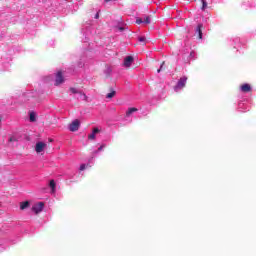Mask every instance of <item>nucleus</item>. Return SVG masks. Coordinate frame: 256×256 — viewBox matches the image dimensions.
Returning a JSON list of instances; mask_svg holds the SVG:
<instances>
[{"instance_id": "obj_1", "label": "nucleus", "mask_w": 256, "mask_h": 256, "mask_svg": "<svg viewBox=\"0 0 256 256\" xmlns=\"http://www.w3.org/2000/svg\"><path fill=\"white\" fill-rule=\"evenodd\" d=\"M106 145L105 144H102L98 150H95L93 153H92V156L91 158L88 160V163L87 164H81L80 165V168L79 170L80 171H85V169H91V167H93L94 163H95V155H97V153H99L100 151H102L103 149H105Z\"/></svg>"}, {"instance_id": "obj_2", "label": "nucleus", "mask_w": 256, "mask_h": 256, "mask_svg": "<svg viewBox=\"0 0 256 256\" xmlns=\"http://www.w3.org/2000/svg\"><path fill=\"white\" fill-rule=\"evenodd\" d=\"M69 92L71 93V95H75V99H80L81 101H87V99H89V97H87V94L84 93L81 89L71 87L69 89Z\"/></svg>"}, {"instance_id": "obj_3", "label": "nucleus", "mask_w": 256, "mask_h": 256, "mask_svg": "<svg viewBox=\"0 0 256 256\" xmlns=\"http://www.w3.org/2000/svg\"><path fill=\"white\" fill-rule=\"evenodd\" d=\"M186 85H187V76H182L174 86L175 93H181V91L185 89Z\"/></svg>"}, {"instance_id": "obj_4", "label": "nucleus", "mask_w": 256, "mask_h": 256, "mask_svg": "<svg viewBox=\"0 0 256 256\" xmlns=\"http://www.w3.org/2000/svg\"><path fill=\"white\" fill-rule=\"evenodd\" d=\"M79 127H81V122L76 119L69 124L68 129L72 133H75V131H79Z\"/></svg>"}, {"instance_id": "obj_5", "label": "nucleus", "mask_w": 256, "mask_h": 256, "mask_svg": "<svg viewBox=\"0 0 256 256\" xmlns=\"http://www.w3.org/2000/svg\"><path fill=\"white\" fill-rule=\"evenodd\" d=\"M43 207H45V204L43 202H39L33 205L32 211L37 215L38 213H41L43 211Z\"/></svg>"}, {"instance_id": "obj_6", "label": "nucleus", "mask_w": 256, "mask_h": 256, "mask_svg": "<svg viewBox=\"0 0 256 256\" xmlns=\"http://www.w3.org/2000/svg\"><path fill=\"white\" fill-rule=\"evenodd\" d=\"M133 113H137V108H129L126 111V115L124 117L125 121H129V123H131V117L133 116Z\"/></svg>"}, {"instance_id": "obj_7", "label": "nucleus", "mask_w": 256, "mask_h": 256, "mask_svg": "<svg viewBox=\"0 0 256 256\" xmlns=\"http://www.w3.org/2000/svg\"><path fill=\"white\" fill-rule=\"evenodd\" d=\"M45 147H47V144L45 142H38L35 146L36 153H43Z\"/></svg>"}, {"instance_id": "obj_8", "label": "nucleus", "mask_w": 256, "mask_h": 256, "mask_svg": "<svg viewBox=\"0 0 256 256\" xmlns=\"http://www.w3.org/2000/svg\"><path fill=\"white\" fill-rule=\"evenodd\" d=\"M101 133V130L99 128H94L92 130V133L88 135L89 141H95L97 134Z\"/></svg>"}, {"instance_id": "obj_9", "label": "nucleus", "mask_w": 256, "mask_h": 256, "mask_svg": "<svg viewBox=\"0 0 256 256\" xmlns=\"http://www.w3.org/2000/svg\"><path fill=\"white\" fill-rule=\"evenodd\" d=\"M65 80L63 79V73L61 71H59L56 74V80H55V85H61V83H63Z\"/></svg>"}, {"instance_id": "obj_10", "label": "nucleus", "mask_w": 256, "mask_h": 256, "mask_svg": "<svg viewBox=\"0 0 256 256\" xmlns=\"http://www.w3.org/2000/svg\"><path fill=\"white\" fill-rule=\"evenodd\" d=\"M132 64H133V56H127L124 59V67H131Z\"/></svg>"}, {"instance_id": "obj_11", "label": "nucleus", "mask_w": 256, "mask_h": 256, "mask_svg": "<svg viewBox=\"0 0 256 256\" xmlns=\"http://www.w3.org/2000/svg\"><path fill=\"white\" fill-rule=\"evenodd\" d=\"M240 91H242V93H249L251 91V85L243 84L240 86Z\"/></svg>"}, {"instance_id": "obj_12", "label": "nucleus", "mask_w": 256, "mask_h": 256, "mask_svg": "<svg viewBox=\"0 0 256 256\" xmlns=\"http://www.w3.org/2000/svg\"><path fill=\"white\" fill-rule=\"evenodd\" d=\"M203 28V24H199L196 28V35H198L199 39H203V32L201 29Z\"/></svg>"}, {"instance_id": "obj_13", "label": "nucleus", "mask_w": 256, "mask_h": 256, "mask_svg": "<svg viewBox=\"0 0 256 256\" xmlns=\"http://www.w3.org/2000/svg\"><path fill=\"white\" fill-rule=\"evenodd\" d=\"M49 187H50V189H51L52 195H55L56 187H57V185L55 184V180H51V181H50Z\"/></svg>"}, {"instance_id": "obj_14", "label": "nucleus", "mask_w": 256, "mask_h": 256, "mask_svg": "<svg viewBox=\"0 0 256 256\" xmlns=\"http://www.w3.org/2000/svg\"><path fill=\"white\" fill-rule=\"evenodd\" d=\"M233 45H234V49H237V47H239V45H241V38H239V37L234 38Z\"/></svg>"}, {"instance_id": "obj_15", "label": "nucleus", "mask_w": 256, "mask_h": 256, "mask_svg": "<svg viewBox=\"0 0 256 256\" xmlns=\"http://www.w3.org/2000/svg\"><path fill=\"white\" fill-rule=\"evenodd\" d=\"M244 107H245V103L238 104V110L241 111L242 113H245V111H247V109H244Z\"/></svg>"}, {"instance_id": "obj_16", "label": "nucleus", "mask_w": 256, "mask_h": 256, "mask_svg": "<svg viewBox=\"0 0 256 256\" xmlns=\"http://www.w3.org/2000/svg\"><path fill=\"white\" fill-rule=\"evenodd\" d=\"M27 207H29V202L26 201V202H22L20 204V209L23 211L24 209H27Z\"/></svg>"}, {"instance_id": "obj_17", "label": "nucleus", "mask_w": 256, "mask_h": 256, "mask_svg": "<svg viewBox=\"0 0 256 256\" xmlns=\"http://www.w3.org/2000/svg\"><path fill=\"white\" fill-rule=\"evenodd\" d=\"M143 19V23L145 25H149V23H151V18L149 16H145Z\"/></svg>"}, {"instance_id": "obj_18", "label": "nucleus", "mask_w": 256, "mask_h": 256, "mask_svg": "<svg viewBox=\"0 0 256 256\" xmlns=\"http://www.w3.org/2000/svg\"><path fill=\"white\" fill-rule=\"evenodd\" d=\"M115 90H113L112 92L108 93L106 95V99H113V97H115Z\"/></svg>"}, {"instance_id": "obj_19", "label": "nucleus", "mask_w": 256, "mask_h": 256, "mask_svg": "<svg viewBox=\"0 0 256 256\" xmlns=\"http://www.w3.org/2000/svg\"><path fill=\"white\" fill-rule=\"evenodd\" d=\"M202 1V11H205L207 9V0H201Z\"/></svg>"}, {"instance_id": "obj_20", "label": "nucleus", "mask_w": 256, "mask_h": 256, "mask_svg": "<svg viewBox=\"0 0 256 256\" xmlns=\"http://www.w3.org/2000/svg\"><path fill=\"white\" fill-rule=\"evenodd\" d=\"M30 121L35 122V112H30Z\"/></svg>"}, {"instance_id": "obj_21", "label": "nucleus", "mask_w": 256, "mask_h": 256, "mask_svg": "<svg viewBox=\"0 0 256 256\" xmlns=\"http://www.w3.org/2000/svg\"><path fill=\"white\" fill-rule=\"evenodd\" d=\"M9 143H14L15 141H17V137L15 136H11L9 139H8Z\"/></svg>"}, {"instance_id": "obj_22", "label": "nucleus", "mask_w": 256, "mask_h": 256, "mask_svg": "<svg viewBox=\"0 0 256 256\" xmlns=\"http://www.w3.org/2000/svg\"><path fill=\"white\" fill-rule=\"evenodd\" d=\"M138 41H140V43H145V41H147V39L145 38V36H141L138 38Z\"/></svg>"}, {"instance_id": "obj_23", "label": "nucleus", "mask_w": 256, "mask_h": 256, "mask_svg": "<svg viewBox=\"0 0 256 256\" xmlns=\"http://www.w3.org/2000/svg\"><path fill=\"white\" fill-rule=\"evenodd\" d=\"M242 5L243 7H245V9H247L248 6L251 7V4H249V1L243 2Z\"/></svg>"}, {"instance_id": "obj_24", "label": "nucleus", "mask_w": 256, "mask_h": 256, "mask_svg": "<svg viewBox=\"0 0 256 256\" xmlns=\"http://www.w3.org/2000/svg\"><path fill=\"white\" fill-rule=\"evenodd\" d=\"M136 23H137L138 25H141V23H144V22H143V18H137V19H136Z\"/></svg>"}, {"instance_id": "obj_25", "label": "nucleus", "mask_w": 256, "mask_h": 256, "mask_svg": "<svg viewBox=\"0 0 256 256\" xmlns=\"http://www.w3.org/2000/svg\"><path fill=\"white\" fill-rule=\"evenodd\" d=\"M164 65H165V62H162L160 68L157 70V73H159L160 71H163Z\"/></svg>"}, {"instance_id": "obj_26", "label": "nucleus", "mask_w": 256, "mask_h": 256, "mask_svg": "<svg viewBox=\"0 0 256 256\" xmlns=\"http://www.w3.org/2000/svg\"><path fill=\"white\" fill-rule=\"evenodd\" d=\"M105 74L106 75H111V68L108 67L106 70H105Z\"/></svg>"}, {"instance_id": "obj_27", "label": "nucleus", "mask_w": 256, "mask_h": 256, "mask_svg": "<svg viewBox=\"0 0 256 256\" xmlns=\"http://www.w3.org/2000/svg\"><path fill=\"white\" fill-rule=\"evenodd\" d=\"M190 59H195V52L190 53Z\"/></svg>"}, {"instance_id": "obj_28", "label": "nucleus", "mask_w": 256, "mask_h": 256, "mask_svg": "<svg viewBox=\"0 0 256 256\" xmlns=\"http://www.w3.org/2000/svg\"><path fill=\"white\" fill-rule=\"evenodd\" d=\"M85 66V62H79L78 63V67H84Z\"/></svg>"}, {"instance_id": "obj_29", "label": "nucleus", "mask_w": 256, "mask_h": 256, "mask_svg": "<svg viewBox=\"0 0 256 256\" xmlns=\"http://www.w3.org/2000/svg\"><path fill=\"white\" fill-rule=\"evenodd\" d=\"M94 19H99V12L95 14Z\"/></svg>"}, {"instance_id": "obj_30", "label": "nucleus", "mask_w": 256, "mask_h": 256, "mask_svg": "<svg viewBox=\"0 0 256 256\" xmlns=\"http://www.w3.org/2000/svg\"><path fill=\"white\" fill-rule=\"evenodd\" d=\"M25 97H33V94L32 93H28L25 95Z\"/></svg>"}, {"instance_id": "obj_31", "label": "nucleus", "mask_w": 256, "mask_h": 256, "mask_svg": "<svg viewBox=\"0 0 256 256\" xmlns=\"http://www.w3.org/2000/svg\"><path fill=\"white\" fill-rule=\"evenodd\" d=\"M91 62H92L91 57H88V65H91Z\"/></svg>"}, {"instance_id": "obj_32", "label": "nucleus", "mask_w": 256, "mask_h": 256, "mask_svg": "<svg viewBox=\"0 0 256 256\" xmlns=\"http://www.w3.org/2000/svg\"><path fill=\"white\" fill-rule=\"evenodd\" d=\"M111 1L115 2V1H117V0H105V3H109V2H111Z\"/></svg>"}, {"instance_id": "obj_33", "label": "nucleus", "mask_w": 256, "mask_h": 256, "mask_svg": "<svg viewBox=\"0 0 256 256\" xmlns=\"http://www.w3.org/2000/svg\"><path fill=\"white\" fill-rule=\"evenodd\" d=\"M120 31H123V28H120Z\"/></svg>"}]
</instances>
